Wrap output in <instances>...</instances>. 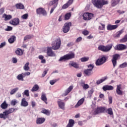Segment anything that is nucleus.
Segmentation results:
<instances>
[{
    "mask_svg": "<svg viewBox=\"0 0 127 127\" xmlns=\"http://www.w3.org/2000/svg\"><path fill=\"white\" fill-rule=\"evenodd\" d=\"M92 3L95 7L98 9L103 8V6L109 3L108 0H92Z\"/></svg>",
    "mask_w": 127,
    "mask_h": 127,
    "instance_id": "f257e3e1",
    "label": "nucleus"
},
{
    "mask_svg": "<svg viewBox=\"0 0 127 127\" xmlns=\"http://www.w3.org/2000/svg\"><path fill=\"white\" fill-rule=\"evenodd\" d=\"M15 111L14 108H11L8 110H5L3 113L0 114V119H3V120H6L8 118L9 114L13 113Z\"/></svg>",
    "mask_w": 127,
    "mask_h": 127,
    "instance_id": "f03ea898",
    "label": "nucleus"
},
{
    "mask_svg": "<svg viewBox=\"0 0 127 127\" xmlns=\"http://www.w3.org/2000/svg\"><path fill=\"white\" fill-rule=\"evenodd\" d=\"M73 58H75V54L74 53H71L61 57L59 61L60 62H64V61H67V60H70L73 59Z\"/></svg>",
    "mask_w": 127,
    "mask_h": 127,
    "instance_id": "7ed1b4c3",
    "label": "nucleus"
},
{
    "mask_svg": "<svg viewBox=\"0 0 127 127\" xmlns=\"http://www.w3.org/2000/svg\"><path fill=\"white\" fill-rule=\"evenodd\" d=\"M61 46V39L58 38L56 40L53 42L52 48L54 50H57L60 48Z\"/></svg>",
    "mask_w": 127,
    "mask_h": 127,
    "instance_id": "20e7f679",
    "label": "nucleus"
},
{
    "mask_svg": "<svg viewBox=\"0 0 127 127\" xmlns=\"http://www.w3.org/2000/svg\"><path fill=\"white\" fill-rule=\"evenodd\" d=\"M112 47L113 45H108L106 46L100 45L98 47V50H100V51H103V52H109V51L112 49Z\"/></svg>",
    "mask_w": 127,
    "mask_h": 127,
    "instance_id": "39448f33",
    "label": "nucleus"
},
{
    "mask_svg": "<svg viewBox=\"0 0 127 127\" xmlns=\"http://www.w3.org/2000/svg\"><path fill=\"white\" fill-rule=\"evenodd\" d=\"M106 111V108L104 107H97L92 113V116L95 117L97 115L105 113Z\"/></svg>",
    "mask_w": 127,
    "mask_h": 127,
    "instance_id": "423d86ee",
    "label": "nucleus"
},
{
    "mask_svg": "<svg viewBox=\"0 0 127 127\" xmlns=\"http://www.w3.org/2000/svg\"><path fill=\"white\" fill-rule=\"evenodd\" d=\"M58 0H52L50 1V4H51V5H54L51 9L50 14L53 13V11H54V10L57 7V5H58Z\"/></svg>",
    "mask_w": 127,
    "mask_h": 127,
    "instance_id": "0eeeda50",
    "label": "nucleus"
},
{
    "mask_svg": "<svg viewBox=\"0 0 127 127\" xmlns=\"http://www.w3.org/2000/svg\"><path fill=\"white\" fill-rule=\"evenodd\" d=\"M83 17L84 20H90L94 17V14L91 13L86 12L83 14Z\"/></svg>",
    "mask_w": 127,
    "mask_h": 127,
    "instance_id": "6e6552de",
    "label": "nucleus"
},
{
    "mask_svg": "<svg viewBox=\"0 0 127 127\" xmlns=\"http://www.w3.org/2000/svg\"><path fill=\"white\" fill-rule=\"evenodd\" d=\"M72 25L71 22L65 23L63 27V31L64 33H67L70 30V26Z\"/></svg>",
    "mask_w": 127,
    "mask_h": 127,
    "instance_id": "1a4fd4ad",
    "label": "nucleus"
},
{
    "mask_svg": "<svg viewBox=\"0 0 127 127\" xmlns=\"http://www.w3.org/2000/svg\"><path fill=\"white\" fill-rule=\"evenodd\" d=\"M36 12L37 14H42L44 16H47V12L44 9V8L42 7H39L36 9Z\"/></svg>",
    "mask_w": 127,
    "mask_h": 127,
    "instance_id": "9d476101",
    "label": "nucleus"
},
{
    "mask_svg": "<svg viewBox=\"0 0 127 127\" xmlns=\"http://www.w3.org/2000/svg\"><path fill=\"white\" fill-rule=\"evenodd\" d=\"M127 48V47L126 45L120 44L116 46L115 50H118V51H123V50H126Z\"/></svg>",
    "mask_w": 127,
    "mask_h": 127,
    "instance_id": "9b49d317",
    "label": "nucleus"
},
{
    "mask_svg": "<svg viewBox=\"0 0 127 127\" xmlns=\"http://www.w3.org/2000/svg\"><path fill=\"white\" fill-rule=\"evenodd\" d=\"M119 57H120V55L119 54H115L113 56V58H112V59L111 60V61L112 62L114 67L117 66V60L119 59Z\"/></svg>",
    "mask_w": 127,
    "mask_h": 127,
    "instance_id": "f8f14e48",
    "label": "nucleus"
},
{
    "mask_svg": "<svg viewBox=\"0 0 127 127\" xmlns=\"http://www.w3.org/2000/svg\"><path fill=\"white\" fill-rule=\"evenodd\" d=\"M9 23L11 24V25L16 26L19 24V19H18V18H14L9 21Z\"/></svg>",
    "mask_w": 127,
    "mask_h": 127,
    "instance_id": "ddd939ff",
    "label": "nucleus"
},
{
    "mask_svg": "<svg viewBox=\"0 0 127 127\" xmlns=\"http://www.w3.org/2000/svg\"><path fill=\"white\" fill-rule=\"evenodd\" d=\"M58 105L60 109H61V110H65V103L63 102L62 100L61 99L58 100Z\"/></svg>",
    "mask_w": 127,
    "mask_h": 127,
    "instance_id": "4468645a",
    "label": "nucleus"
},
{
    "mask_svg": "<svg viewBox=\"0 0 127 127\" xmlns=\"http://www.w3.org/2000/svg\"><path fill=\"white\" fill-rule=\"evenodd\" d=\"M47 55H48V56H50L51 57H55V56H56V55H55V53L52 51V48H48Z\"/></svg>",
    "mask_w": 127,
    "mask_h": 127,
    "instance_id": "2eb2a0df",
    "label": "nucleus"
},
{
    "mask_svg": "<svg viewBox=\"0 0 127 127\" xmlns=\"http://www.w3.org/2000/svg\"><path fill=\"white\" fill-rule=\"evenodd\" d=\"M45 118H37L36 121V124L37 125H42L45 122Z\"/></svg>",
    "mask_w": 127,
    "mask_h": 127,
    "instance_id": "dca6fc26",
    "label": "nucleus"
},
{
    "mask_svg": "<svg viewBox=\"0 0 127 127\" xmlns=\"http://www.w3.org/2000/svg\"><path fill=\"white\" fill-rule=\"evenodd\" d=\"M102 89L104 92L106 91H112V90H114V86L106 85L103 87Z\"/></svg>",
    "mask_w": 127,
    "mask_h": 127,
    "instance_id": "f3484780",
    "label": "nucleus"
},
{
    "mask_svg": "<svg viewBox=\"0 0 127 127\" xmlns=\"http://www.w3.org/2000/svg\"><path fill=\"white\" fill-rule=\"evenodd\" d=\"M119 27V25H111L109 24L107 26V30H114L115 29H117Z\"/></svg>",
    "mask_w": 127,
    "mask_h": 127,
    "instance_id": "a211bd4d",
    "label": "nucleus"
},
{
    "mask_svg": "<svg viewBox=\"0 0 127 127\" xmlns=\"http://www.w3.org/2000/svg\"><path fill=\"white\" fill-rule=\"evenodd\" d=\"M73 90V86H70L65 91V93H63L62 96V97H65V96H67L71 91Z\"/></svg>",
    "mask_w": 127,
    "mask_h": 127,
    "instance_id": "6ab92c4d",
    "label": "nucleus"
},
{
    "mask_svg": "<svg viewBox=\"0 0 127 127\" xmlns=\"http://www.w3.org/2000/svg\"><path fill=\"white\" fill-rule=\"evenodd\" d=\"M20 105L21 107H26L28 106V102L26 101V99L22 98L21 100Z\"/></svg>",
    "mask_w": 127,
    "mask_h": 127,
    "instance_id": "aec40b11",
    "label": "nucleus"
},
{
    "mask_svg": "<svg viewBox=\"0 0 127 127\" xmlns=\"http://www.w3.org/2000/svg\"><path fill=\"white\" fill-rule=\"evenodd\" d=\"M121 89H122V85H117V87L116 89V93L118 95H119L120 96H122V95H123V91L121 90Z\"/></svg>",
    "mask_w": 127,
    "mask_h": 127,
    "instance_id": "412c9836",
    "label": "nucleus"
},
{
    "mask_svg": "<svg viewBox=\"0 0 127 127\" xmlns=\"http://www.w3.org/2000/svg\"><path fill=\"white\" fill-rule=\"evenodd\" d=\"M85 102V98H82L81 99H80L78 102L76 103V104L75 105V108H79L81 105H83V103Z\"/></svg>",
    "mask_w": 127,
    "mask_h": 127,
    "instance_id": "4be33fe9",
    "label": "nucleus"
},
{
    "mask_svg": "<svg viewBox=\"0 0 127 127\" xmlns=\"http://www.w3.org/2000/svg\"><path fill=\"white\" fill-rule=\"evenodd\" d=\"M15 53L18 56H22L23 55V51L20 48H17L15 51Z\"/></svg>",
    "mask_w": 127,
    "mask_h": 127,
    "instance_id": "5701e85b",
    "label": "nucleus"
},
{
    "mask_svg": "<svg viewBox=\"0 0 127 127\" xmlns=\"http://www.w3.org/2000/svg\"><path fill=\"white\" fill-rule=\"evenodd\" d=\"M75 124V121L72 119H69L68 121V123L66 126V127H73Z\"/></svg>",
    "mask_w": 127,
    "mask_h": 127,
    "instance_id": "b1692460",
    "label": "nucleus"
},
{
    "mask_svg": "<svg viewBox=\"0 0 127 127\" xmlns=\"http://www.w3.org/2000/svg\"><path fill=\"white\" fill-rule=\"evenodd\" d=\"M85 76H91L93 74V71L89 70L88 69H85L83 72Z\"/></svg>",
    "mask_w": 127,
    "mask_h": 127,
    "instance_id": "393cba45",
    "label": "nucleus"
},
{
    "mask_svg": "<svg viewBox=\"0 0 127 127\" xmlns=\"http://www.w3.org/2000/svg\"><path fill=\"white\" fill-rule=\"evenodd\" d=\"M2 18H4L5 21H7V20H9V19H11L12 18V16L11 15H7L6 14H4L2 15Z\"/></svg>",
    "mask_w": 127,
    "mask_h": 127,
    "instance_id": "a878e982",
    "label": "nucleus"
},
{
    "mask_svg": "<svg viewBox=\"0 0 127 127\" xmlns=\"http://www.w3.org/2000/svg\"><path fill=\"white\" fill-rule=\"evenodd\" d=\"M107 76H105L100 79L97 80L96 81V84L100 85V84H102V83H103V82H105V81H106V80H107Z\"/></svg>",
    "mask_w": 127,
    "mask_h": 127,
    "instance_id": "bb28decb",
    "label": "nucleus"
},
{
    "mask_svg": "<svg viewBox=\"0 0 127 127\" xmlns=\"http://www.w3.org/2000/svg\"><path fill=\"white\" fill-rule=\"evenodd\" d=\"M41 100L45 102V104H47V98L46 97V94L44 92L42 93Z\"/></svg>",
    "mask_w": 127,
    "mask_h": 127,
    "instance_id": "cd10ccee",
    "label": "nucleus"
},
{
    "mask_svg": "<svg viewBox=\"0 0 127 127\" xmlns=\"http://www.w3.org/2000/svg\"><path fill=\"white\" fill-rule=\"evenodd\" d=\"M69 66H71V67H74L76 69H78L79 68V64L75 62H71L68 64Z\"/></svg>",
    "mask_w": 127,
    "mask_h": 127,
    "instance_id": "c85d7f7f",
    "label": "nucleus"
},
{
    "mask_svg": "<svg viewBox=\"0 0 127 127\" xmlns=\"http://www.w3.org/2000/svg\"><path fill=\"white\" fill-rule=\"evenodd\" d=\"M15 6L17 9H24V5L21 3L16 4Z\"/></svg>",
    "mask_w": 127,
    "mask_h": 127,
    "instance_id": "c756f323",
    "label": "nucleus"
},
{
    "mask_svg": "<svg viewBox=\"0 0 127 127\" xmlns=\"http://www.w3.org/2000/svg\"><path fill=\"white\" fill-rule=\"evenodd\" d=\"M7 107H8V104L6 103V102L4 101L0 105V107L3 110H5V109H7Z\"/></svg>",
    "mask_w": 127,
    "mask_h": 127,
    "instance_id": "7c9ffc66",
    "label": "nucleus"
},
{
    "mask_svg": "<svg viewBox=\"0 0 127 127\" xmlns=\"http://www.w3.org/2000/svg\"><path fill=\"white\" fill-rule=\"evenodd\" d=\"M16 39V37L15 36H12L9 39H8V41L9 43H10L11 44L13 43L14 41H15V40Z\"/></svg>",
    "mask_w": 127,
    "mask_h": 127,
    "instance_id": "2f4dec72",
    "label": "nucleus"
},
{
    "mask_svg": "<svg viewBox=\"0 0 127 127\" xmlns=\"http://www.w3.org/2000/svg\"><path fill=\"white\" fill-rule=\"evenodd\" d=\"M80 85L83 87L84 90H87L89 88V85L88 84H85V82H81Z\"/></svg>",
    "mask_w": 127,
    "mask_h": 127,
    "instance_id": "473e14b6",
    "label": "nucleus"
},
{
    "mask_svg": "<svg viewBox=\"0 0 127 127\" xmlns=\"http://www.w3.org/2000/svg\"><path fill=\"white\" fill-rule=\"evenodd\" d=\"M109 58V56H103L99 59L102 62L103 64L106 63L107 60Z\"/></svg>",
    "mask_w": 127,
    "mask_h": 127,
    "instance_id": "72a5a7b5",
    "label": "nucleus"
},
{
    "mask_svg": "<svg viewBox=\"0 0 127 127\" xmlns=\"http://www.w3.org/2000/svg\"><path fill=\"white\" fill-rule=\"evenodd\" d=\"M121 0H112L111 4L112 6H116L117 4H119Z\"/></svg>",
    "mask_w": 127,
    "mask_h": 127,
    "instance_id": "f704fd0d",
    "label": "nucleus"
},
{
    "mask_svg": "<svg viewBox=\"0 0 127 127\" xmlns=\"http://www.w3.org/2000/svg\"><path fill=\"white\" fill-rule=\"evenodd\" d=\"M123 33H124V29L121 30L120 31L117 32L114 35V37L119 38L120 36H121V34H123Z\"/></svg>",
    "mask_w": 127,
    "mask_h": 127,
    "instance_id": "c9c22d12",
    "label": "nucleus"
},
{
    "mask_svg": "<svg viewBox=\"0 0 127 127\" xmlns=\"http://www.w3.org/2000/svg\"><path fill=\"white\" fill-rule=\"evenodd\" d=\"M41 113H42V114H44V115H46L47 116H50V111L48 110H46V109H44L43 110Z\"/></svg>",
    "mask_w": 127,
    "mask_h": 127,
    "instance_id": "e433bc0d",
    "label": "nucleus"
},
{
    "mask_svg": "<svg viewBox=\"0 0 127 127\" xmlns=\"http://www.w3.org/2000/svg\"><path fill=\"white\" fill-rule=\"evenodd\" d=\"M18 90H19V88L18 87H16V88L12 89L10 92V95H14V94H15V93H16V92L17 91H18Z\"/></svg>",
    "mask_w": 127,
    "mask_h": 127,
    "instance_id": "4c0bfd02",
    "label": "nucleus"
},
{
    "mask_svg": "<svg viewBox=\"0 0 127 127\" xmlns=\"http://www.w3.org/2000/svg\"><path fill=\"white\" fill-rule=\"evenodd\" d=\"M95 64L96 66H101V65H103L104 64L103 62L100 60V59H98L96 60Z\"/></svg>",
    "mask_w": 127,
    "mask_h": 127,
    "instance_id": "58836bf2",
    "label": "nucleus"
},
{
    "mask_svg": "<svg viewBox=\"0 0 127 127\" xmlns=\"http://www.w3.org/2000/svg\"><path fill=\"white\" fill-rule=\"evenodd\" d=\"M38 90H39V86H38L37 84H35L32 88L31 91L32 92H35L36 91H38Z\"/></svg>",
    "mask_w": 127,
    "mask_h": 127,
    "instance_id": "ea45409f",
    "label": "nucleus"
},
{
    "mask_svg": "<svg viewBox=\"0 0 127 127\" xmlns=\"http://www.w3.org/2000/svg\"><path fill=\"white\" fill-rule=\"evenodd\" d=\"M29 63H26L23 66V69L25 71H28L29 70Z\"/></svg>",
    "mask_w": 127,
    "mask_h": 127,
    "instance_id": "a19ab883",
    "label": "nucleus"
},
{
    "mask_svg": "<svg viewBox=\"0 0 127 127\" xmlns=\"http://www.w3.org/2000/svg\"><path fill=\"white\" fill-rule=\"evenodd\" d=\"M106 113L108 114V115H110V116H113L114 115V113L113 112V109L112 108H109L106 111Z\"/></svg>",
    "mask_w": 127,
    "mask_h": 127,
    "instance_id": "79ce46f5",
    "label": "nucleus"
},
{
    "mask_svg": "<svg viewBox=\"0 0 127 127\" xmlns=\"http://www.w3.org/2000/svg\"><path fill=\"white\" fill-rule=\"evenodd\" d=\"M16 78L17 80L19 81H24V79H23V77L22 76V74H18Z\"/></svg>",
    "mask_w": 127,
    "mask_h": 127,
    "instance_id": "37998d69",
    "label": "nucleus"
},
{
    "mask_svg": "<svg viewBox=\"0 0 127 127\" xmlns=\"http://www.w3.org/2000/svg\"><path fill=\"white\" fill-rule=\"evenodd\" d=\"M17 103H18V101H17V100H16V99H13L11 100L10 102V105L11 106H14L17 104Z\"/></svg>",
    "mask_w": 127,
    "mask_h": 127,
    "instance_id": "c03bdc74",
    "label": "nucleus"
},
{
    "mask_svg": "<svg viewBox=\"0 0 127 127\" xmlns=\"http://www.w3.org/2000/svg\"><path fill=\"white\" fill-rule=\"evenodd\" d=\"M127 35H125V37L120 40V42L121 43H124L125 42H127Z\"/></svg>",
    "mask_w": 127,
    "mask_h": 127,
    "instance_id": "a18cd8bd",
    "label": "nucleus"
},
{
    "mask_svg": "<svg viewBox=\"0 0 127 127\" xmlns=\"http://www.w3.org/2000/svg\"><path fill=\"white\" fill-rule=\"evenodd\" d=\"M70 17H71V13H67L65 15V20H68V19H70Z\"/></svg>",
    "mask_w": 127,
    "mask_h": 127,
    "instance_id": "49530a36",
    "label": "nucleus"
},
{
    "mask_svg": "<svg viewBox=\"0 0 127 127\" xmlns=\"http://www.w3.org/2000/svg\"><path fill=\"white\" fill-rule=\"evenodd\" d=\"M89 59H90L89 57H83V58H82L80 59V60L81 62H87V61H89Z\"/></svg>",
    "mask_w": 127,
    "mask_h": 127,
    "instance_id": "de8ad7c7",
    "label": "nucleus"
},
{
    "mask_svg": "<svg viewBox=\"0 0 127 127\" xmlns=\"http://www.w3.org/2000/svg\"><path fill=\"white\" fill-rule=\"evenodd\" d=\"M22 95H25V96H26V97H29V90H25L22 93Z\"/></svg>",
    "mask_w": 127,
    "mask_h": 127,
    "instance_id": "09e8293b",
    "label": "nucleus"
},
{
    "mask_svg": "<svg viewBox=\"0 0 127 127\" xmlns=\"http://www.w3.org/2000/svg\"><path fill=\"white\" fill-rule=\"evenodd\" d=\"M120 68H126L127 67V63L125 62L119 65Z\"/></svg>",
    "mask_w": 127,
    "mask_h": 127,
    "instance_id": "8fccbe9b",
    "label": "nucleus"
},
{
    "mask_svg": "<svg viewBox=\"0 0 127 127\" xmlns=\"http://www.w3.org/2000/svg\"><path fill=\"white\" fill-rule=\"evenodd\" d=\"M100 24L101 26H99V28H98L100 30H105V24L102 23H100Z\"/></svg>",
    "mask_w": 127,
    "mask_h": 127,
    "instance_id": "3c124183",
    "label": "nucleus"
},
{
    "mask_svg": "<svg viewBox=\"0 0 127 127\" xmlns=\"http://www.w3.org/2000/svg\"><path fill=\"white\" fill-rule=\"evenodd\" d=\"M87 67L88 68V70H91V71H93V69H94V64H88L87 65Z\"/></svg>",
    "mask_w": 127,
    "mask_h": 127,
    "instance_id": "603ef678",
    "label": "nucleus"
},
{
    "mask_svg": "<svg viewBox=\"0 0 127 127\" xmlns=\"http://www.w3.org/2000/svg\"><path fill=\"white\" fill-rule=\"evenodd\" d=\"M21 18L22 19H27V18H28V14H24V15H22Z\"/></svg>",
    "mask_w": 127,
    "mask_h": 127,
    "instance_id": "864d4df0",
    "label": "nucleus"
},
{
    "mask_svg": "<svg viewBox=\"0 0 127 127\" xmlns=\"http://www.w3.org/2000/svg\"><path fill=\"white\" fill-rule=\"evenodd\" d=\"M12 30V27L7 26V28L5 29V31H11Z\"/></svg>",
    "mask_w": 127,
    "mask_h": 127,
    "instance_id": "5fc2aeb1",
    "label": "nucleus"
},
{
    "mask_svg": "<svg viewBox=\"0 0 127 127\" xmlns=\"http://www.w3.org/2000/svg\"><path fill=\"white\" fill-rule=\"evenodd\" d=\"M31 38V35H27L24 38V41H25L28 39H30Z\"/></svg>",
    "mask_w": 127,
    "mask_h": 127,
    "instance_id": "6e6d98bb",
    "label": "nucleus"
},
{
    "mask_svg": "<svg viewBox=\"0 0 127 127\" xmlns=\"http://www.w3.org/2000/svg\"><path fill=\"white\" fill-rule=\"evenodd\" d=\"M93 93H94V89H92L88 91V96L91 97V96H92L93 94Z\"/></svg>",
    "mask_w": 127,
    "mask_h": 127,
    "instance_id": "4d7b16f0",
    "label": "nucleus"
},
{
    "mask_svg": "<svg viewBox=\"0 0 127 127\" xmlns=\"http://www.w3.org/2000/svg\"><path fill=\"white\" fill-rule=\"evenodd\" d=\"M6 45V43L5 42H3L2 43H1L0 44V48H2L3 47H4V46Z\"/></svg>",
    "mask_w": 127,
    "mask_h": 127,
    "instance_id": "13d9d810",
    "label": "nucleus"
},
{
    "mask_svg": "<svg viewBox=\"0 0 127 127\" xmlns=\"http://www.w3.org/2000/svg\"><path fill=\"white\" fill-rule=\"evenodd\" d=\"M82 38L81 37H79L75 40V42H76V43H78V42L82 41Z\"/></svg>",
    "mask_w": 127,
    "mask_h": 127,
    "instance_id": "bf43d9fd",
    "label": "nucleus"
},
{
    "mask_svg": "<svg viewBox=\"0 0 127 127\" xmlns=\"http://www.w3.org/2000/svg\"><path fill=\"white\" fill-rule=\"evenodd\" d=\"M89 32L88 30H84L82 32V34H83L84 35H88V34H89Z\"/></svg>",
    "mask_w": 127,
    "mask_h": 127,
    "instance_id": "052dcab7",
    "label": "nucleus"
},
{
    "mask_svg": "<svg viewBox=\"0 0 127 127\" xmlns=\"http://www.w3.org/2000/svg\"><path fill=\"white\" fill-rule=\"evenodd\" d=\"M57 81V79H55V80H50V84L51 85H54L55 82Z\"/></svg>",
    "mask_w": 127,
    "mask_h": 127,
    "instance_id": "680f3d73",
    "label": "nucleus"
},
{
    "mask_svg": "<svg viewBox=\"0 0 127 127\" xmlns=\"http://www.w3.org/2000/svg\"><path fill=\"white\" fill-rule=\"evenodd\" d=\"M68 6H70L67 3L64 4L62 8L64 9H65V8H67Z\"/></svg>",
    "mask_w": 127,
    "mask_h": 127,
    "instance_id": "e2e57ef3",
    "label": "nucleus"
},
{
    "mask_svg": "<svg viewBox=\"0 0 127 127\" xmlns=\"http://www.w3.org/2000/svg\"><path fill=\"white\" fill-rule=\"evenodd\" d=\"M108 99H109V104H112V103H113V97H112V96H109L108 97Z\"/></svg>",
    "mask_w": 127,
    "mask_h": 127,
    "instance_id": "0e129e2a",
    "label": "nucleus"
},
{
    "mask_svg": "<svg viewBox=\"0 0 127 127\" xmlns=\"http://www.w3.org/2000/svg\"><path fill=\"white\" fill-rule=\"evenodd\" d=\"M12 62L15 64L17 63V59L16 58H12Z\"/></svg>",
    "mask_w": 127,
    "mask_h": 127,
    "instance_id": "69168bd1",
    "label": "nucleus"
},
{
    "mask_svg": "<svg viewBox=\"0 0 127 127\" xmlns=\"http://www.w3.org/2000/svg\"><path fill=\"white\" fill-rule=\"evenodd\" d=\"M20 97H21V93H20V92L17 93V94H16V98H20Z\"/></svg>",
    "mask_w": 127,
    "mask_h": 127,
    "instance_id": "338daca9",
    "label": "nucleus"
},
{
    "mask_svg": "<svg viewBox=\"0 0 127 127\" xmlns=\"http://www.w3.org/2000/svg\"><path fill=\"white\" fill-rule=\"evenodd\" d=\"M3 12H4V8H1L0 9V14L1 15V14H3Z\"/></svg>",
    "mask_w": 127,
    "mask_h": 127,
    "instance_id": "774afa93",
    "label": "nucleus"
}]
</instances>
